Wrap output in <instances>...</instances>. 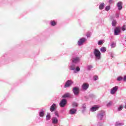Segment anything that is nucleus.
<instances>
[{
	"mask_svg": "<svg viewBox=\"0 0 126 126\" xmlns=\"http://www.w3.org/2000/svg\"><path fill=\"white\" fill-rule=\"evenodd\" d=\"M104 116V115L103 114H99L97 115V118L99 120H102V118Z\"/></svg>",
	"mask_w": 126,
	"mask_h": 126,
	"instance_id": "18",
	"label": "nucleus"
},
{
	"mask_svg": "<svg viewBox=\"0 0 126 126\" xmlns=\"http://www.w3.org/2000/svg\"><path fill=\"white\" fill-rule=\"evenodd\" d=\"M86 41V39L85 38H82L78 41V45L79 46H81V45H82V44H83V43H84V42Z\"/></svg>",
	"mask_w": 126,
	"mask_h": 126,
	"instance_id": "6",
	"label": "nucleus"
},
{
	"mask_svg": "<svg viewBox=\"0 0 126 126\" xmlns=\"http://www.w3.org/2000/svg\"><path fill=\"white\" fill-rule=\"evenodd\" d=\"M94 54L95 58H97L98 60L101 58V52H100L99 50L96 49H94Z\"/></svg>",
	"mask_w": 126,
	"mask_h": 126,
	"instance_id": "1",
	"label": "nucleus"
},
{
	"mask_svg": "<svg viewBox=\"0 0 126 126\" xmlns=\"http://www.w3.org/2000/svg\"><path fill=\"white\" fill-rule=\"evenodd\" d=\"M118 89H119V87H118V86H115L113 87L111 90V92H110L111 94H112V95H114V94H115L116 92H117Z\"/></svg>",
	"mask_w": 126,
	"mask_h": 126,
	"instance_id": "2",
	"label": "nucleus"
},
{
	"mask_svg": "<svg viewBox=\"0 0 126 126\" xmlns=\"http://www.w3.org/2000/svg\"><path fill=\"white\" fill-rule=\"evenodd\" d=\"M72 105L73 107H77L78 106V104L76 102H73Z\"/></svg>",
	"mask_w": 126,
	"mask_h": 126,
	"instance_id": "23",
	"label": "nucleus"
},
{
	"mask_svg": "<svg viewBox=\"0 0 126 126\" xmlns=\"http://www.w3.org/2000/svg\"><path fill=\"white\" fill-rule=\"evenodd\" d=\"M125 30H126V26H124L122 27V31H125Z\"/></svg>",
	"mask_w": 126,
	"mask_h": 126,
	"instance_id": "32",
	"label": "nucleus"
},
{
	"mask_svg": "<svg viewBox=\"0 0 126 126\" xmlns=\"http://www.w3.org/2000/svg\"><path fill=\"white\" fill-rule=\"evenodd\" d=\"M117 80H118V81H121V80H123V78H122V77H118L117 78Z\"/></svg>",
	"mask_w": 126,
	"mask_h": 126,
	"instance_id": "29",
	"label": "nucleus"
},
{
	"mask_svg": "<svg viewBox=\"0 0 126 126\" xmlns=\"http://www.w3.org/2000/svg\"><path fill=\"white\" fill-rule=\"evenodd\" d=\"M51 119V114L50 113H47L46 115V120H50Z\"/></svg>",
	"mask_w": 126,
	"mask_h": 126,
	"instance_id": "22",
	"label": "nucleus"
},
{
	"mask_svg": "<svg viewBox=\"0 0 126 126\" xmlns=\"http://www.w3.org/2000/svg\"><path fill=\"white\" fill-rule=\"evenodd\" d=\"M73 92L74 95H77L79 93V88L78 87L73 88Z\"/></svg>",
	"mask_w": 126,
	"mask_h": 126,
	"instance_id": "5",
	"label": "nucleus"
},
{
	"mask_svg": "<svg viewBox=\"0 0 126 126\" xmlns=\"http://www.w3.org/2000/svg\"><path fill=\"white\" fill-rule=\"evenodd\" d=\"M76 113V109H72L70 110V115H73Z\"/></svg>",
	"mask_w": 126,
	"mask_h": 126,
	"instance_id": "14",
	"label": "nucleus"
},
{
	"mask_svg": "<svg viewBox=\"0 0 126 126\" xmlns=\"http://www.w3.org/2000/svg\"><path fill=\"white\" fill-rule=\"evenodd\" d=\"M112 104H113V102H112L111 101L109 102L108 104H107V106H111Z\"/></svg>",
	"mask_w": 126,
	"mask_h": 126,
	"instance_id": "31",
	"label": "nucleus"
},
{
	"mask_svg": "<svg viewBox=\"0 0 126 126\" xmlns=\"http://www.w3.org/2000/svg\"><path fill=\"white\" fill-rule=\"evenodd\" d=\"M83 108H84V109H85V108H86V107L85 105H83Z\"/></svg>",
	"mask_w": 126,
	"mask_h": 126,
	"instance_id": "38",
	"label": "nucleus"
},
{
	"mask_svg": "<svg viewBox=\"0 0 126 126\" xmlns=\"http://www.w3.org/2000/svg\"><path fill=\"white\" fill-rule=\"evenodd\" d=\"M66 105V99H62L61 101L60 102V106L61 108H63L64 106Z\"/></svg>",
	"mask_w": 126,
	"mask_h": 126,
	"instance_id": "3",
	"label": "nucleus"
},
{
	"mask_svg": "<svg viewBox=\"0 0 126 126\" xmlns=\"http://www.w3.org/2000/svg\"><path fill=\"white\" fill-rule=\"evenodd\" d=\"M124 81H126V76H124V77L123 78Z\"/></svg>",
	"mask_w": 126,
	"mask_h": 126,
	"instance_id": "36",
	"label": "nucleus"
},
{
	"mask_svg": "<svg viewBox=\"0 0 126 126\" xmlns=\"http://www.w3.org/2000/svg\"><path fill=\"white\" fill-rule=\"evenodd\" d=\"M112 2H113V0H109V3H112Z\"/></svg>",
	"mask_w": 126,
	"mask_h": 126,
	"instance_id": "37",
	"label": "nucleus"
},
{
	"mask_svg": "<svg viewBox=\"0 0 126 126\" xmlns=\"http://www.w3.org/2000/svg\"><path fill=\"white\" fill-rule=\"evenodd\" d=\"M88 87H89L88 84L85 83L82 86V89H84V90H87V89H88Z\"/></svg>",
	"mask_w": 126,
	"mask_h": 126,
	"instance_id": "11",
	"label": "nucleus"
},
{
	"mask_svg": "<svg viewBox=\"0 0 126 126\" xmlns=\"http://www.w3.org/2000/svg\"><path fill=\"white\" fill-rule=\"evenodd\" d=\"M104 43V41H103V40H100L98 42V45H99V46H101V45H102V44Z\"/></svg>",
	"mask_w": 126,
	"mask_h": 126,
	"instance_id": "24",
	"label": "nucleus"
},
{
	"mask_svg": "<svg viewBox=\"0 0 126 126\" xmlns=\"http://www.w3.org/2000/svg\"><path fill=\"white\" fill-rule=\"evenodd\" d=\"M121 33V28L119 27H116L114 30V35L116 36Z\"/></svg>",
	"mask_w": 126,
	"mask_h": 126,
	"instance_id": "4",
	"label": "nucleus"
},
{
	"mask_svg": "<svg viewBox=\"0 0 126 126\" xmlns=\"http://www.w3.org/2000/svg\"><path fill=\"white\" fill-rule=\"evenodd\" d=\"M45 114V111H42L39 113V116L40 117H44V115Z\"/></svg>",
	"mask_w": 126,
	"mask_h": 126,
	"instance_id": "21",
	"label": "nucleus"
},
{
	"mask_svg": "<svg viewBox=\"0 0 126 126\" xmlns=\"http://www.w3.org/2000/svg\"><path fill=\"white\" fill-rule=\"evenodd\" d=\"M72 84V81H71V80H68L65 83V84L64 85V87L65 88L69 87V86H70V85H71Z\"/></svg>",
	"mask_w": 126,
	"mask_h": 126,
	"instance_id": "9",
	"label": "nucleus"
},
{
	"mask_svg": "<svg viewBox=\"0 0 126 126\" xmlns=\"http://www.w3.org/2000/svg\"><path fill=\"white\" fill-rule=\"evenodd\" d=\"M50 111L51 112H54L55 111H56V110H57V105H56V104H53L50 107Z\"/></svg>",
	"mask_w": 126,
	"mask_h": 126,
	"instance_id": "7",
	"label": "nucleus"
},
{
	"mask_svg": "<svg viewBox=\"0 0 126 126\" xmlns=\"http://www.w3.org/2000/svg\"><path fill=\"white\" fill-rule=\"evenodd\" d=\"M119 16H120V15H119V14H117V15H116V17H119Z\"/></svg>",
	"mask_w": 126,
	"mask_h": 126,
	"instance_id": "39",
	"label": "nucleus"
},
{
	"mask_svg": "<svg viewBox=\"0 0 126 126\" xmlns=\"http://www.w3.org/2000/svg\"><path fill=\"white\" fill-rule=\"evenodd\" d=\"M100 51L102 53H105L107 51V49H106V47H103L100 48Z\"/></svg>",
	"mask_w": 126,
	"mask_h": 126,
	"instance_id": "17",
	"label": "nucleus"
},
{
	"mask_svg": "<svg viewBox=\"0 0 126 126\" xmlns=\"http://www.w3.org/2000/svg\"><path fill=\"white\" fill-rule=\"evenodd\" d=\"M76 70L77 71H79L80 70V68H79L78 66L76 68Z\"/></svg>",
	"mask_w": 126,
	"mask_h": 126,
	"instance_id": "33",
	"label": "nucleus"
},
{
	"mask_svg": "<svg viewBox=\"0 0 126 126\" xmlns=\"http://www.w3.org/2000/svg\"><path fill=\"white\" fill-rule=\"evenodd\" d=\"M58 119H57V118L54 117L52 119V122L53 124H58Z\"/></svg>",
	"mask_w": 126,
	"mask_h": 126,
	"instance_id": "15",
	"label": "nucleus"
},
{
	"mask_svg": "<svg viewBox=\"0 0 126 126\" xmlns=\"http://www.w3.org/2000/svg\"><path fill=\"white\" fill-rule=\"evenodd\" d=\"M79 61H80V60L79 59V58L78 57H76L75 58H73L72 60V63H79Z\"/></svg>",
	"mask_w": 126,
	"mask_h": 126,
	"instance_id": "10",
	"label": "nucleus"
},
{
	"mask_svg": "<svg viewBox=\"0 0 126 126\" xmlns=\"http://www.w3.org/2000/svg\"><path fill=\"white\" fill-rule=\"evenodd\" d=\"M112 26H116V25H117V21L116 20H113L112 22Z\"/></svg>",
	"mask_w": 126,
	"mask_h": 126,
	"instance_id": "20",
	"label": "nucleus"
},
{
	"mask_svg": "<svg viewBox=\"0 0 126 126\" xmlns=\"http://www.w3.org/2000/svg\"><path fill=\"white\" fill-rule=\"evenodd\" d=\"M115 47H116V43L113 42V43L111 44V47H112V48H115Z\"/></svg>",
	"mask_w": 126,
	"mask_h": 126,
	"instance_id": "27",
	"label": "nucleus"
},
{
	"mask_svg": "<svg viewBox=\"0 0 126 126\" xmlns=\"http://www.w3.org/2000/svg\"><path fill=\"white\" fill-rule=\"evenodd\" d=\"M51 26H56L57 25V22L55 21H52L51 22Z\"/></svg>",
	"mask_w": 126,
	"mask_h": 126,
	"instance_id": "19",
	"label": "nucleus"
},
{
	"mask_svg": "<svg viewBox=\"0 0 126 126\" xmlns=\"http://www.w3.org/2000/svg\"><path fill=\"white\" fill-rule=\"evenodd\" d=\"M123 3L122 2H119L117 3V6L118 7V9H119V10H121V9H122L123 8Z\"/></svg>",
	"mask_w": 126,
	"mask_h": 126,
	"instance_id": "12",
	"label": "nucleus"
},
{
	"mask_svg": "<svg viewBox=\"0 0 126 126\" xmlns=\"http://www.w3.org/2000/svg\"><path fill=\"white\" fill-rule=\"evenodd\" d=\"M90 35H91V34L90 33V32H88L87 33V37H90Z\"/></svg>",
	"mask_w": 126,
	"mask_h": 126,
	"instance_id": "34",
	"label": "nucleus"
},
{
	"mask_svg": "<svg viewBox=\"0 0 126 126\" xmlns=\"http://www.w3.org/2000/svg\"><path fill=\"white\" fill-rule=\"evenodd\" d=\"M55 114L57 117H59V113H58V112L55 111Z\"/></svg>",
	"mask_w": 126,
	"mask_h": 126,
	"instance_id": "35",
	"label": "nucleus"
},
{
	"mask_svg": "<svg viewBox=\"0 0 126 126\" xmlns=\"http://www.w3.org/2000/svg\"><path fill=\"white\" fill-rule=\"evenodd\" d=\"M70 97V94L66 93L62 96L63 98H69Z\"/></svg>",
	"mask_w": 126,
	"mask_h": 126,
	"instance_id": "13",
	"label": "nucleus"
},
{
	"mask_svg": "<svg viewBox=\"0 0 126 126\" xmlns=\"http://www.w3.org/2000/svg\"><path fill=\"white\" fill-rule=\"evenodd\" d=\"M70 70H74L75 69V67H74V65H72L70 68Z\"/></svg>",
	"mask_w": 126,
	"mask_h": 126,
	"instance_id": "28",
	"label": "nucleus"
},
{
	"mask_svg": "<svg viewBox=\"0 0 126 126\" xmlns=\"http://www.w3.org/2000/svg\"><path fill=\"white\" fill-rule=\"evenodd\" d=\"M124 108V107L123 106V105H120V107L118 108V111H122V110H123V108Z\"/></svg>",
	"mask_w": 126,
	"mask_h": 126,
	"instance_id": "26",
	"label": "nucleus"
},
{
	"mask_svg": "<svg viewBox=\"0 0 126 126\" xmlns=\"http://www.w3.org/2000/svg\"><path fill=\"white\" fill-rule=\"evenodd\" d=\"M110 9H111V7L110 6H107L105 7V10H106V11H108V10H110Z\"/></svg>",
	"mask_w": 126,
	"mask_h": 126,
	"instance_id": "25",
	"label": "nucleus"
},
{
	"mask_svg": "<svg viewBox=\"0 0 126 126\" xmlns=\"http://www.w3.org/2000/svg\"><path fill=\"white\" fill-rule=\"evenodd\" d=\"M94 80H98V76H94Z\"/></svg>",
	"mask_w": 126,
	"mask_h": 126,
	"instance_id": "30",
	"label": "nucleus"
},
{
	"mask_svg": "<svg viewBox=\"0 0 126 126\" xmlns=\"http://www.w3.org/2000/svg\"><path fill=\"white\" fill-rule=\"evenodd\" d=\"M104 6H105V3H101L99 6V9H103L104 8Z\"/></svg>",
	"mask_w": 126,
	"mask_h": 126,
	"instance_id": "16",
	"label": "nucleus"
},
{
	"mask_svg": "<svg viewBox=\"0 0 126 126\" xmlns=\"http://www.w3.org/2000/svg\"><path fill=\"white\" fill-rule=\"evenodd\" d=\"M99 108H100L99 105H94V107L91 108V110L92 112H95V111H97Z\"/></svg>",
	"mask_w": 126,
	"mask_h": 126,
	"instance_id": "8",
	"label": "nucleus"
}]
</instances>
